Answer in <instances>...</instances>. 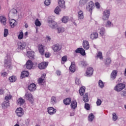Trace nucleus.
<instances>
[{
	"mask_svg": "<svg viewBox=\"0 0 126 126\" xmlns=\"http://www.w3.org/2000/svg\"><path fill=\"white\" fill-rule=\"evenodd\" d=\"M95 7V5L93 1H90L86 6V9L88 10L91 14H92V11L94 8Z\"/></svg>",
	"mask_w": 126,
	"mask_h": 126,
	"instance_id": "nucleus-1",
	"label": "nucleus"
},
{
	"mask_svg": "<svg viewBox=\"0 0 126 126\" xmlns=\"http://www.w3.org/2000/svg\"><path fill=\"white\" fill-rule=\"evenodd\" d=\"M125 88H126V85L123 83H120L116 85L114 87V90L117 92H121Z\"/></svg>",
	"mask_w": 126,
	"mask_h": 126,
	"instance_id": "nucleus-2",
	"label": "nucleus"
},
{
	"mask_svg": "<svg viewBox=\"0 0 126 126\" xmlns=\"http://www.w3.org/2000/svg\"><path fill=\"white\" fill-rule=\"evenodd\" d=\"M38 83L39 85H43L46 83V74H43L41 77L37 80Z\"/></svg>",
	"mask_w": 126,
	"mask_h": 126,
	"instance_id": "nucleus-3",
	"label": "nucleus"
},
{
	"mask_svg": "<svg viewBox=\"0 0 126 126\" xmlns=\"http://www.w3.org/2000/svg\"><path fill=\"white\" fill-rule=\"evenodd\" d=\"M49 65V62H43L39 63L38 64V67L39 69H45L47 68V66Z\"/></svg>",
	"mask_w": 126,
	"mask_h": 126,
	"instance_id": "nucleus-4",
	"label": "nucleus"
},
{
	"mask_svg": "<svg viewBox=\"0 0 126 126\" xmlns=\"http://www.w3.org/2000/svg\"><path fill=\"white\" fill-rule=\"evenodd\" d=\"M4 66L6 67V68H11V67H12L11 60L5 59L4 61Z\"/></svg>",
	"mask_w": 126,
	"mask_h": 126,
	"instance_id": "nucleus-5",
	"label": "nucleus"
},
{
	"mask_svg": "<svg viewBox=\"0 0 126 126\" xmlns=\"http://www.w3.org/2000/svg\"><path fill=\"white\" fill-rule=\"evenodd\" d=\"M110 11L109 10H106L103 12V15L102 16L103 20H108L110 16Z\"/></svg>",
	"mask_w": 126,
	"mask_h": 126,
	"instance_id": "nucleus-6",
	"label": "nucleus"
},
{
	"mask_svg": "<svg viewBox=\"0 0 126 126\" xmlns=\"http://www.w3.org/2000/svg\"><path fill=\"white\" fill-rule=\"evenodd\" d=\"M16 113L18 117H22L24 115V112H23V109L21 107L18 108L16 109Z\"/></svg>",
	"mask_w": 126,
	"mask_h": 126,
	"instance_id": "nucleus-7",
	"label": "nucleus"
},
{
	"mask_svg": "<svg viewBox=\"0 0 126 126\" xmlns=\"http://www.w3.org/2000/svg\"><path fill=\"white\" fill-rule=\"evenodd\" d=\"M94 71V69L92 67H89L86 72V76H91L93 75V72Z\"/></svg>",
	"mask_w": 126,
	"mask_h": 126,
	"instance_id": "nucleus-8",
	"label": "nucleus"
},
{
	"mask_svg": "<svg viewBox=\"0 0 126 126\" xmlns=\"http://www.w3.org/2000/svg\"><path fill=\"white\" fill-rule=\"evenodd\" d=\"M26 47V42H18V49H19V50H24Z\"/></svg>",
	"mask_w": 126,
	"mask_h": 126,
	"instance_id": "nucleus-9",
	"label": "nucleus"
},
{
	"mask_svg": "<svg viewBox=\"0 0 126 126\" xmlns=\"http://www.w3.org/2000/svg\"><path fill=\"white\" fill-rule=\"evenodd\" d=\"M25 96L28 100H29L30 103L32 104L34 101V99H33V95H32V94H31V93H27L25 94Z\"/></svg>",
	"mask_w": 126,
	"mask_h": 126,
	"instance_id": "nucleus-10",
	"label": "nucleus"
},
{
	"mask_svg": "<svg viewBox=\"0 0 126 126\" xmlns=\"http://www.w3.org/2000/svg\"><path fill=\"white\" fill-rule=\"evenodd\" d=\"M47 111L49 115H55L57 113V109L54 108L53 107H49L47 108Z\"/></svg>",
	"mask_w": 126,
	"mask_h": 126,
	"instance_id": "nucleus-11",
	"label": "nucleus"
},
{
	"mask_svg": "<svg viewBox=\"0 0 126 126\" xmlns=\"http://www.w3.org/2000/svg\"><path fill=\"white\" fill-rule=\"evenodd\" d=\"M9 23L10 25V27L12 28H14L16 25H17V22H16V20L13 19H10L9 20Z\"/></svg>",
	"mask_w": 126,
	"mask_h": 126,
	"instance_id": "nucleus-12",
	"label": "nucleus"
},
{
	"mask_svg": "<svg viewBox=\"0 0 126 126\" xmlns=\"http://www.w3.org/2000/svg\"><path fill=\"white\" fill-rule=\"evenodd\" d=\"M48 22L49 24V26L51 27V28H52L53 29H55L57 26H58V24L57 23L53 20H48Z\"/></svg>",
	"mask_w": 126,
	"mask_h": 126,
	"instance_id": "nucleus-13",
	"label": "nucleus"
},
{
	"mask_svg": "<svg viewBox=\"0 0 126 126\" xmlns=\"http://www.w3.org/2000/svg\"><path fill=\"white\" fill-rule=\"evenodd\" d=\"M10 99H11V95H10L6 96L5 97V99L6 101H4L3 103V105L4 107H8V106H9V102H8V100H10Z\"/></svg>",
	"mask_w": 126,
	"mask_h": 126,
	"instance_id": "nucleus-14",
	"label": "nucleus"
},
{
	"mask_svg": "<svg viewBox=\"0 0 126 126\" xmlns=\"http://www.w3.org/2000/svg\"><path fill=\"white\" fill-rule=\"evenodd\" d=\"M34 63L31 60H28L26 63V65L28 69H31L33 67Z\"/></svg>",
	"mask_w": 126,
	"mask_h": 126,
	"instance_id": "nucleus-15",
	"label": "nucleus"
},
{
	"mask_svg": "<svg viewBox=\"0 0 126 126\" xmlns=\"http://www.w3.org/2000/svg\"><path fill=\"white\" fill-rule=\"evenodd\" d=\"M75 53L76 54H81V55H82V56H85V50H84V49H83V48H79L75 50Z\"/></svg>",
	"mask_w": 126,
	"mask_h": 126,
	"instance_id": "nucleus-16",
	"label": "nucleus"
},
{
	"mask_svg": "<svg viewBox=\"0 0 126 126\" xmlns=\"http://www.w3.org/2000/svg\"><path fill=\"white\" fill-rule=\"evenodd\" d=\"M62 50V45L57 44L53 46L54 52H59Z\"/></svg>",
	"mask_w": 126,
	"mask_h": 126,
	"instance_id": "nucleus-17",
	"label": "nucleus"
},
{
	"mask_svg": "<svg viewBox=\"0 0 126 126\" xmlns=\"http://www.w3.org/2000/svg\"><path fill=\"white\" fill-rule=\"evenodd\" d=\"M36 88H37V87L34 83L31 84L28 87V89L31 92L35 91V90H36Z\"/></svg>",
	"mask_w": 126,
	"mask_h": 126,
	"instance_id": "nucleus-18",
	"label": "nucleus"
},
{
	"mask_svg": "<svg viewBox=\"0 0 126 126\" xmlns=\"http://www.w3.org/2000/svg\"><path fill=\"white\" fill-rule=\"evenodd\" d=\"M118 74V71L116 70H114L111 73V79L114 80L117 77V75Z\"/></svg>",
	"mask_w": 126,
	"mask_h": 126,
	"instance_id": "nucleus-19",
	"label": "nucleus"
},
{
	"mask_svg": "<svg viewBox=\"0 0 126 126\" xmlns=\"http://www.w3.org/2000/svg\"><path fill=\"white\" fill-rule=\"evenodd\" d=\"M83 46L85 50H88L90 48L89 42L87 40H84L83 43Z\"/></svg>",
	"mask_w": 126,
	"mask_h": 126,
	"instance_id": "nucleus-20",
	"label": "nucleus"
},
{
	"mask_svg": "<svg viewBox=\"0 0 126 126\" xmlns=\"http://www.w3.org/2000/svg\"><path fill=\"white\" fill-rule=\"evenodd\" d=\"M38 51L40 54H41L42 56H43V55L45 54V50H44V46H43L42 44L38 45Z\"/></svg>",
	"mask_w": 126,
	"mask_h": 126,
	"instance_id": "nucleus-21",
	"label": "nucleus"
},
{
	"mask_svg": "<svg viewBox=\"0 0 126 126\" xmlns=\"http://www.w3.org/2000/svg\"><path fill=\"white\" fill-rule=\"evenodd\" d=\"M78 19H83L84 18V13H83V11L80 10L78 12Z\"/></svg>",
	"mask_w": 126,
	"mask_h": 126,
	"instance_id": "nucleus-22",
	"label": "nucleus"
},
{
	"mask_svg": "<svg viewBox=\"0 0 126 126\" xmlns=\"http://www.w3.org/2000/svg\"><path fill=\"white\" fill-rule=\"evenodd\" d=\"M70 106L71 109H73V110L76 109L77 107V102H76V100L72 101Z\"/></svg>",
	"mask_w": 126,
	"mask_h": 126,
	"instance_id": "nucleus-23",
	"label": "nucleus"
},
{
	"mask_svg": "<svg viewBox=\"0 0 126 126\" xmlns=\"http://www.w3.org/2000/svg\"><path fill=\"white\" fill-rule=\"evenodd\" d=\"M0 21L3 25H6V18L3 16H0Z\"/></svg>",
	"mask_w": 126,
	"mask_h": 126,
	"instance_id": "nucleus-24",
	"label": "nucleus"
},
{
	"mask_svg": "<svg viewBox=\"0 0 126 126\" xmlns=\"http://www.w3.org/2000/svg\"><path fill=\"white\" fill-rule=\"evenodd\" d=\"M64 3H65L64 0H59V4L60 7H62V8H65V5L64 4Z\"/></svg>",
	"mask_w": 126,
	"mask_h": 126,
	"instance_id": "nucleus-25",
	"label": "nucleus"
},
{
	"mask_svg": "<svg viewBox=\"0 0 126 126\" xmlns=\"http://www.w3.org/2000/svg\"><path fill=\"white\" fill-rule=\"evenodd\" d=\"M98 38V33L97 32H93L90 35V38L92 40H94V39H97Z\"/></svg>",
	"mask_w": 126,
	"mask_h": 126,
	"instance_id": "nucleus-26",
	"label": "nucleus"
},
{
	"mask_svg": "<svg viewBox=\"0 0 126 126\" xmlns=\"http://www.w3.org/2000/svg\"><path fill=\"white\" fill-rule=\"evenodd\" d=\"M83 101L85 102V103H87L89 101V99H88V93H86L84 95H83Z\"/></svg>",
	"mask_w": 126,
	"mask_h": 126,
	"instance_id": "nucleus-27",
	"label": "nucleus"
},
{
	"mask_svg": "<svg viewBox=\"0 0 126 126\" xmlns=\"http://www.w3.org/2000/svg\"><path fill=\"white\" fill-rule=\"evenodd\" d=\"M29 75V72L27 71H23L21 73V77L22 78H25V77H27Z\"/></svg>",
	"mask_w": 126,
	"mask_h": 126,
	"instance_id": "nucleus-28",
	"label": "nucleus"
},
{
	"mask_svg": "<svg viewBox=\"0 0 126 126\" xmlns=\"http://www.w3.org/2000/svg\"><path fill=\"white\" fill-rule=\"evenodd\" d=\"M63 103L65 105H69L71 103V98H67L63 100Z\"/></svg>",
	"mask_w": 126,
	"mask_h": 126,
	"instance_id": "nucleus-29",
	"label": "nucleus"
},
{
	"mask_svg": "<svg viewBox=\"0 0 126 126\" xmlns=\"http://www.w3.org/2000/svg\"><path fill=\"white\" fill-rule=\"evenodd\" d=\"M24 103H25V100L23 99V98L21 97L19 98L17 100L18 105H20V106L24 104Z\"/></svg>",
	"mask_w": 126,
	"mask_h": 126,
	"instance_id": "nucleus-30",
	"label": "nucleus"
},
{
	"mask_svg": "<svg viewBox=\"0 0 126 126\" xmlns=\"http://www.w3.org/2000/svg\"><path fill=\"white\" fill-rule=\"evenodd\" d=\"M89 0H80L79 1V5L80 6H82L84 4H86L88 2Z\"/></svg>",
	"mask_w": 126,
	"mask_h": 126,
	"instance_id": "nucleus-31",
	"label": "nucleus"
},
{
	"mask_svg": "<svg viewBox=\"0 0 126 126\" xmlns=\"http://www.w3.org/2000/svg\"><path fill=\"white\" fill-rule=\"evenodd\" d=\"M85 93V88L81 87L79 90V94L81 96H83Z\"/></svg>",
	"mask_w": 126,
	"mask_h": 126,
	"instance_id": "nucleus-32",
	"label": "nucleus"
},
{
	"mask_svg": "<svg viewBox=\"0 0 126 126\" xmlns=\"http://www.w3.org/2000/svg\"><path fill=\"white\" fill-rule=\"evenodd\" d=\"M10 82H15L16 81V77L14 76L9 77Z\"/></svg>",
	"mask_w": 126,
	"mask_h": 126,
	"instance_id": "nucleus-33",
	"label": "nucleus"
},
{
	"mask_svg": "<svg viewBox=\"0 0 126 126\" xmlns=\"http://www.w3.org/2000/svg\"><path fill=\"white\" fill-rule=\"evenodd\" d=\"M57 103V98L55 96H52L51 100V104L55 105Z\"/></svg>",
	"mask_w": 126,
	"mask_h": 126,
	"instance_id": "nucleus-34",
	"label": "nucleus"
},
{
	"mask_svg": "<svg viewBox=\"0 0 126 126\" xmlns=\"http://www.w3.org/2000/svg\"><path fill=\"white\" fill-rule=\"evenodd\" d=\"M27 56L29 59H33L34 58V53L29 52H28Z\"/></svg>",
	"mask_w": 126,
	"mask_h": 126,
	"instance_id": "nucleus-35",
	"label": "nucleus"
},
{
	"mask_svg": "<svg viewBox=\"0 0 126 126\" xmlns=\"http://www.w3.org/2000/svg\"><path fill=\"white\" fill-rule=\"evenodd\" d=\"M69 70L71 71V72H74V71H75V65L71 64L69 67Z\"/></svg>",
	"mask_w": 126,
	"mask_h": 126,
	"instance_id": "nucleus-36",
	"label": "nucleus"
},
{
	"mask_svg": "<svg viewBox=\"0 0 126 126\" xmlns=\"http://www.w3.org/2000/svg\"><path fill=\"white\" fill-rule=\"evenodd\" d=\"M94 115H93V113H91L89 116L88 120L89 122H92L93 120H94Z\"/></svg>",
	"mask_w": 126,
	"mask_h": 126,
	"instance_id": "nucleus-37",
	"label": "nucleus"
},
{
	"mask_svg": "<svg viewBox=\"0 0 126 126\" xmlns=\"http://www.w3.org/2000/svg\"><path fill=\"white\" fill-rule=\"evenodd\" d=\"M96 58L97 59H99L100 60H103V56L101 52L99 51L97 56Z\"/></svg>",
	"mask_w": 126,
	"mask_h": 126,
	"instance_id": "nucleus-38",
	"label": "nucleus"
},
{
	"mask_svg": "<svg viewBox=\"0 0 126 126\" xmlns=\"http://www.w3.org/2000/svg\"><path fill=\"white\" fill-rule=\"evenodd\" d=\"M57 30L58 31V33H63V32H64V28L63 27H59V28H58Z\"/></svg>",
	"mask_w": 126,
	"mask_h": 126,
	"instance_id": "nucleus-39",
	"label": "nucleus"
},
{
	"mask_svg": "<svg viewBox=\"0 0 126 126\" xmlns=\"http://www.w3.org/2000/svg\"><path fill=\"white\" fill-rule=\"evenodd\" d=\"M23 36H24L23 32L22 31H21L20 32V33L18 36V38L19 40H22V39H23Z\"/></svg>",
	"mask_w": 126,
	"mask_h": 126,
	"instance_id": "nucleus-40",
	"label": "nucleus"
},
{
	"mask_svg": "<svg viewBox=\"0 0 126 126\" xmlns=\"http://www.w3.org/2000/svg\"><path fill=\"white\" fill-rule=\"evenodd\" d=\"M35 25L36 26L40 27L41 26V22L39 21V19H37L35 21Z\"/></svg>",
	"mask_w": 126,
	"mask_h": 126,
	"instance_id": "nucleus-41",
	"label": "nucleus"
},
{
	"mask_svg": "<svg viewBox=\"0 0 126 126\" xmlns=\"http://www.w3.org/2000/svg\"><path fill=\"white\" fill-rule=\"evenodd\" d=\"M62 22H63V23H66L67 22H68V18L67 17H63L62 18Z\"/></svg>",
	"mask_w": 126,
	"mask_h": 126,
	"instance_id": "nucleus-42",
	"label": "nucleus"
},
{
	"mask_svg": "<svg viewBox=\"0 0 126 126\" xmlns=\"http://www.w3.org/2000/svg\"><path fill=\"white\" fill-rule=\"evenodd\" d=\"M105 29L104 28H102L100 29V31L99 32V34L101 35V36H104V34H105Z\"/></svg>",
	"mask_w": 126,
	"mask_h": 126,
	"instance_id": "nucleus-43",
	"label": "nucleus"
},
{
	"mask_svg": "<svg viewBox=\"0 0 126 126\" xmlns=\"http://www.w3.org/2000/svg\"><path fill=\"white\" fill-rule=\"evenodd\" d=\"M98 85L99 87H100V88H103V87H104V83L103 82V81H102V80H99Z\"/></svg>",
	"mask_w": 126,
	"mask_h": 126,
	"instance_id": "nucleus-44",
	"label": "nucleus"
},
{
	"mask_svg": "<svg viewBox=\"0 0 126 126\" xmlns=\"http://www.w3.org/2000/svg\"><path fill=\"white\" fill-rule=\"evenodd\" d=\"M7 35H8V30L5 29L4 30L3 36L4 37H7Z\"/></svg>",
	"mask_w": 126,
	"mask_h": 126,
	"instance_id": "nucleus-45",
	"label": "nucleus"
},
{
	"mask_svg": "<svg viewBox=\"0 0 126 126\" xmlns=\"http://www.w3.org/2000/svg\"><path fill=\"white\" fill-rule=\"evenodd\" d=\"M60 11H61V9H60V7H59V6H57L54 10V12L56 14H59Z\"/></svg>",
	"mask_w": 126,
	"mask_h": 126,
	"instance_id": "nucleus-46",
	"label": "nucleus"
},
{
	"mask_svg": "<svg viewBox=\"0 0 126 126\" xmlns=\"http://www.w3.org/2000/svg\"><path fill=\"white\" fill-rule=\"evenodd\" d=\"M121 96L124 98H126V89L122 92Z\"/></svg>",
	"mask_w": 126,
	"mask_h": 126,
	"instance_id": "nucleus-47",
	"label": "nucleus"
},
{
	"mask_svg": "<svg viewBox=\"0 0 126 126\" xmlns=\"http://www.w3.org/2000/svg\"><path fill=\"white\" fill-rule=\"evenodd\" d=\"M94 5L97 9H100V8H101V5H100V3H99L98 2H96Z\"/></svg>",
	"mask_w": 126,
	"mask_h": 126,
	"instance_id": "nucleus-48",
	"label": "nucleus"
},
{
	"mask_svg": "<svg viewBox=\"0 0 126 126\" xmlns=\"http://www.w3.org/2000/svg\"><path fill=\"white\" fill-rule=\"evenodd\" d=\"M51 0H45L44 1V4L45 5H50L51 4Z\"/></svg>",
	"mask_w": 126,
	"mask_h": 126,
	"instance_id": "nucleus-49",
	"label": "nucleus"
},
{
	"mask_svg": "<svg viewBox=\"0 0 126 126\" xmlns=\"http://www.w3.org/2000/svg\"><path fill=\"white\" fill-rule=\"evenodd\" d=\"M85 109H86V110H87L88 111H89V110H90V105H89V104L88 103H85Z\"/></svg>",
	"mask_w": 126,
	"mask_h": 126,
	"instance_id": "nucleus-50",
	"label": "nucleus"
},
{
	"mask_svg": "<svg viewBox=\"0 0 126 126\" xmlns=\"http://www.w3.org/2000/svg\"><path fill=\"white\" fill-rule=\"evenodd\" d=\"M112 25V23L110 22V21H107L106 23L105 26L106 27H111Z\"/></svg>",
	"mask_w": 126,
	"mask_h": 126,
	"instance_id": "nucleus-51",
	"label": "nucleus"
},
{
	"mask_svg": "<svg viewBox=\"0 0 126 126\" xmlns=\"http://www.w3.org/2000/svg\"><path fill=\"white\" fill-rule=\"evenodd\" d=\"M113 120L116 122L117 120H118V116H117V114L116 113H113Z\"/></svg>",
	"mask_w": 126,
	"mask_h": 126,
	"instance_id": "nucleus-52",
	"label": "nucleus"
},
{
	"mask_svg": "<svg viewBox=\"0 0 126 126\" xmlns=\"http://www.w3.org/2000/svg\"><path fill=\"white\" fill-rule=\"evenodd\" d=\"M101 104H102V100L100 99H97V100L96 101L97 106H100Z\"/></svg>",
	"mask_w": 126,
	"mask_h": 126,
	"instance_id": "nucleus-53",
	"label": "nucleus"
},
{
	"mask_svg": "<svg viewBox=\"0 0 126 126\" xmlns=\"http://www.w3.org/2000/svg\"><path fill=\"white\" fill-rule=\"evenodd\" d=\"M112 63V61L111 60V59L110 58H107L106 59V64H110V63Z\"/></svg>",
	"mask_w": 126,
	"mask_h": 126,
	"instance_id": "nucleus-54",
	"label": "nucleus"
},
{
	"mask_svg": "<svg viewBox=\"0 0 126 126\" xmlns=\"http://www.w3.org/2000/svg\"><path fill=\"white\" fill-rule=\"evenodd\" d=\"M62 61L63 62H66V61H67V57H66V56H64L62 57Z\"/></svg>",
	"mask_w": 126,
	"mask_h": 126,
	"instance_id": "nucleus-55",
	"label": "nucleus"
},
{
	"mask_svg": "<svg viewBox=\"0 0 126 126\" xmlns=\"http://www.w3.org/2000/svg\"><path fill=\"white\" fill-rule=\"evenodd\" d=\"M45 58H50V57H51V54H50V53L49 52H46L45 53Z\"/></svg>",
	"mask_w": 126,
	"mask_h": 126,
	"instance_id": "nucleus-56",
	"label": "nucleus"
},
{
	"mask_svg": "<svg viewBox=\"0 0 126 126\" xmlns=\"http://www.w3.org/2000/svg\"><path fill=\"white\" fill-rule=\"evenodd\" d=\"M1 75L3 76V77H5L7 75V73L6 72H3L1 73Z\"/></svg>",
	"mask_w": 126,
	"mask_h": 126,
	"instance_id": "nucleus-57",
	"label": "nucleus"
},
{
	"mask_svg": "<svg viewBox=\"0 0 126 126\" xmlns=\"http://www.w3.org/2000/svg\"><path fill=\"white\" fill-rule=\"evenodd\" d=\"M11 13H13V14H15L17 13V10L15 9H12L11 11Z\"/></svg>",
	"mask_w": 126,
	"mask_h": 126,
	"instance_id": "nucleus-58",
	"label": "nucleus"
},
{
	"mask_svg": "<svg viewBox=\"0 0 126 126\" xmlns=\"http://www.w3.org/2000/svg\"><path fill=\"white\" fill-rule=\"evenodd\" d=\"M75 83H76V84H77V85H79V84L80 83L79 80L76 79L75 81Z\"/></svg>",
	"mask_w": 126,
	"mask_h": 126,
	"instance_id": "nucleus-59",
	"label": "nucleus"
},
{
	"mask_svg": "<svg viewBox=\"0 0 126 126\" xmlns=\"http://www.w3.org/2000/svg\"><path fill=\"white\" fill-rule=\"evenodd\" d=\"M61 72L59 70H57L56 71V74H57V75H61Z\"/></svg>",
	"mask_w": 126,
	"mask_h": 126,
	"instance_id": "nucleus-60",
	"label": "nucleus"
},
{
	"mask_svg": "<svg viewBox=\"0 0 126 126\" xmlns=\"http://www.w3.org/2000/svg\"><path fill=\"white\" fill-rule=\"evenodd\" d=\"M46 39L48 41H51V37L49 36H46Z\"/></svg>",
	"mask_w": 126,
	"mask_h": 126,
	"instance_id": "nucleus-61",
	"label": "nucleus"
},
{
	"mask_svg": "<svg viewBox=\"0 0 126 126\" xmlns=\"http://www.w3.org/2000/svg\"><path fill=\"white\" fill-rule=\"evenodd\" d=\"M81 64H83V65L84 66H86V65H87V64H86V63H84V62H82L81 63Z\"/></svg>",
	"mask_w": 126,
	"mask_h": 126,
	"instance_id": "nucleus-62",
	"label": "nucleus"
},
{
	"mask_svg": "<svg viewBox=\"0 0 126 126\" xmlns=\"http://www.w3.org/2000/svg\"><path fill=\"white\" fill-rule=\"evenodd\" d=\"M0 94L1 95L3 94V91H2V90H1V89H0Z\"/></svg>",
	"mask_w": 126,
	"mask_h": 126,
	"instance_id": "nucleus-63",
	"label": "nucleus"
},
{
	"mask_svg": "<svg viewBox=\"0 0 126 126\" xmlns=\"http://www.w3.org/2000/svg\"><path fill=\"white\" fill-rule=\"evenodd\" d=\"M25 28H28V24H26L25 25Z\"/></svg>",
	"mask_w": 126,
	"mask_h": 126,
	"instance_id": "nucleus-64",
	"label": "nucleus"
}]
</instances>
